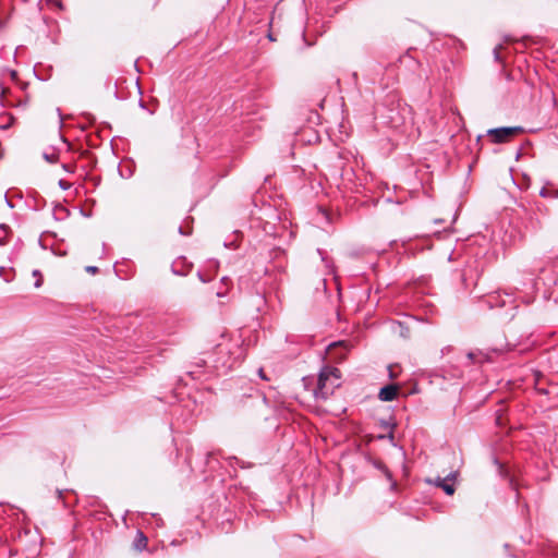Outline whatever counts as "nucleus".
Wrapping results in <instances>:
<instances>
[{"label": "nucleus", "mask_w": 558, "mask_h": 558, "mask_svg": "<svg viewBox=\"0 0 558 558\" xmlns=\"http://www.w3.org/2000/svg\"><path fill=\"white\" fill-rule=\"evenodd\" d=\"M336 283H337V289L340 290V288H339L340 280H337Z\"/></svg>", "instance_id": "obj_22"}, {"label": "nucleus", "mask_w": 558, "mask_h": 558, "mask_svg": "<svg viewBox=\"0 0 558 558\" xmlns=\"http://www.w3.org/2000/svg\"><path fill=\"white\" fill-rule=\"evenodd\" d=\"M401 386L398 384L386 385V401L396 399L400 392Z\"/></svg>", "instance_id": "obj_6"}, {"label": "nucleus", "mask_w": 558, "mask_h": 558, "mask_svg": "<svg viewBox=\"0 0 558 558\" xmlns=\"http://www.w3.org/2000/svg\"><path fill=\"white\" fill-rule=\"evenodd\" d=\"M397 368H398V367H397V366H395V365H390V366L388 367V371H389V377H390V378H396V377L398 376V371H397Z\"/></svg>", "instance_id": "obj_13"}, {"label": "nucleus", "mask_w": 558, "mask_h": 558, "mask_svg": "<svg viewBox=\"0 0 558 558\" xmlns=\"http://www.w3.org/2000/svg\"><path fill=\"white\" fill-rule=\"evenodd\" d=\"M457 477V473H451L450 475H448L446 478H441V477H437L434 482V484L441 488V483H446V481H454Z\"/></svg>", "instance_id": "obj_9"}, {"label": "nucleus", "mask_w": 558, "mask_h": 558, "mask_svg": "<svg viewBox=\"0 0 558 558\" xmlns=\"http://www.w3.org/2000/svg\"><path fill=\"white\" fill-rule=\"evenodd\" d=\"M441 489L449 496H452L454 494V486L453 484L441 483Z\"/></svg>", "instance_id": "obj_10"}, {"label": "nucleus", "mask_w": 558, "mask_h": 558, "mask_svg": "<svg viewBox=\"0 0 558 558\" xmlns=\"http://www.w3.org/2000/svg\"><path fill=\"white\" fill-rule=\"evenodd\" d=\"M258 375H259V377H260L262 379H264V380H268V377L266 376V374H265V372H264V369H263V368H259V369H258Z\"/></svg>", "instance_id": "obj_17"}, {"label": "nucleus", "mask_w": 558, "mask_h": 558, "mask_svg": "<svg viewBox=\"0 0 558 558\" xmlns=\"http://www.w3.org/2000/svg\"><path fill=\"white\" fill-rule=\"evenodd\" d=\"M353 348V344L349 340H340L332 342L327 348V356L330 361L341 363L347 359L348 352Z\"/></svg>", "instance_id": "obj_4"}, {"label": "nucleus", "mask_w": 558, "mask_h": 558, "mask_svg": "<svg viewBox=\"0 0 558 558\" xmlns=\"http://www.w3.org/2000/svg\"><path fill=\"white\" fill-rule=\"evenodd\" d=\"M63 168H64L66 171H69V172H72V171H73L72 167H70V166H68V165H63Z\"/></svg>", "instance_id": "obj_20"}, {"label": "nucleus", "mask_w": 558, "mask_h": 558, "mask_svg": "<svg viewBox=\"0 0 558 558\" xmlns=\"http://www.w3.org/2000/svg\"><path fill=\"white\" fill-rule=\"evenodd\" d=\"M524 130L522 126H505L490 129L487 131V135L492 138L494 143H507L511 141L517 135L523 133Z\"/></svg>", "instance_id": "obj_3"}, {"label": "nucleus", "mask_w": 558, "mask_h": 558, "mask_svg": "<svg viewBox=\"0 0 558 558\" xmlns=\"http://www.w3.org/2000/svg\"><path fill=\"white\" fill-rule=\"evenodd\" d=\"M494 53H495V59L499 60L500 57H499V51L497 48L494 50Z\"/></svg>", "instance_id": "obj_19"}, {"label": "nucleus", "mask_w": 558, "mask_h": 558, "mask_svg": "<svg viewBox=\"0 0 558 558\" xmlns=\"http://www.w3.org/2000/svg\"><path fill=\"white\" fill-rule=\"evenodd\" d=\"M49 3L51 5H54V7L59 8V9H62V3H61L60 0H50Z\"/></svg>", "instance_id": "obj_16"}, {"label": "nucleus", "mask_w": 558, "mask_h": 558, "mask_svg": "<svg viewBox=\"0 0 558 558\" xmlns=\"http://www.w3.org/2000/svg\"><path fill=\"white\" fill-rule=\"evenodd\" d=\"M86 271H87V274H89V275L94 276V275H96V274H97L98 268H97V267H95V266H88V267H86Z\"/></svg>", "instance_id": "obj_14"}, {"label": "nucleus", "mask_w": 558, "mask_h": 558, "mask_svg": "<svg viewBox=\"0 0 558 558\" xmlns=\"http://www.w3.org/2000/svg\"><path fill=\"white\" fill-rule=\"evenodd\" d=\"M384 396H385V392H384V387H381L378 391V398L384 401Z\"/></svg>", "instance_id": "obj_18"}, {"label": "nucleus", "mask_w": 558, "mask_h": 558, "mask_svg": "<svg viewBox=\"0 0 558 558\" xmlns=\"http://www.w3.org/2000/svg\"><path fill=\"white\" fill-rule=\"evenodd\" d=\"M399 454L401 457V477L405 478L408 476V474H409V471H408V468L404 464V453L403 452H399Z\"/></svg>", "instance_id": "obj_11"}, {"label": "nucleus", "mask_w": 558, "mask_h": 558, "mask_svg": "<svg viewBox=\"0 0 558 558\" xmlns=\"http://www.w3.org/2000/svg\"><path fill=\"white\" fill-rule=\"evenodd\" d=\"M411 122V109L408 105L399 101H390L386 111V126L396 131L397 134H404L408 124Z\"/></svg>", "instance_id": "obj_1"}, {"label": "nucleus", "mask_w": 558, "mask_h": 558, "mask_svg": "<svg viewBox=\"0 0 558 558\" xmlns=\"http://www.w3.org/2000/svg\"><path fill=\"white\" fill-rule=\"evenodd\" d=\"M43 157L50 163L57 162L59 154L52 149L50 153H44Z\"/></svg>", "instance_id": "obj_8"}, {"label": "nucleus", "mask_w": 558, "mask_h": 558, "mask_svg": "<svg viewBox=\"0 0 558 558\" xmlns=\"http://www.w3.org/2000/svg\"><path fill=\"white\" fill-rule=\"evenodd\" d=\"M135 546L140 550L147 546V537L142 532L137 533V539H136Z\"/></svg>", "instance_id": "obj_7"}, {"label": "nucleus", "mask_w": 558, "mask_h": 558, "mask_svg": "<svg viewBox=\"0 0 558 558\" xmlns=\"http://www.w3.org/2000/svg\"><path fill=\"white\" fill-rule=\"evenodd\" d=\"M387 426H390V427H391V430L389 432L388 437L390 438V440L392 441V444H393V445H396V444H395V441H393V428L396 427V422H392V420H391V418L386 420V427H387Z\"/></svg>", "instance_id": "obj_12"}, {"label": "nucleus", "mask_w": 558, "mask_h": 558, "mask_svg": "<svg viewBox=\"0 0 558 558\" xmlns=\"http://www.w3.org/2000/svg\"><path fill=\"white\" fill-rule=\"evenodd\" d=\"M386 480L389 481V488L393 493H399L401 490V480H398L397 476H393L388 470L386 469Z\"/></svg>", "instance_id": "obj_5"}, {"label": "nucleus", "mask_w": 558, "mask_h": 558, "mask_svg": "<svg viewBox=\"0 0 558 558\" xmlns=\"http://www.w3.org/2000/svg\"><path fill=\"white\" fill-rule=\"evenodd\" d=\"M40 284H41V281H36V282H35V288H39V287H40Z\"/></svg>", "instance_id": "obj_21"}, {"label": "nucleus", "mask_w": 558, "mask_h": 558, "mask_svg": "<svg viewBox=\"0 0 558 558\" xmlns=\"http://www.w3.org/2000/svg\"><path fill=\"white\" fill-rule=\"evenodd\" d=\"M341 372L335 367H325L318 376L315 397L317 399L327 400L340 386Z\"/></svg>", "instance_id": "obj_2"}, {"label": "nucleus", "mask_w": 558, "mask_h": 558, "mask_svg": "<svg viewBox=\"0 0 558 558\" xmlns=\"http://www.w3.org/2000/svg\"><path fill=\"white\" fill-rule=\"evenodd\" d=\"M59 185H60V187H61V189H63V190H68V189H70V187H71V184H70L69 182L64 181V180H60V181H59Z\"/></svg>", "instance_id": "obj_15"}]
</instances>
